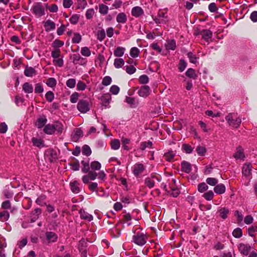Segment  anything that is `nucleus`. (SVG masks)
Instances as JSON below:
<instances>
[{
    "label": "nucleus",
    "mask_w": 257,
    "mask_h": 257,
    "mask_svg": "<svg viewBox=\"0 0 257 257\" xmlns=\"http://www.w3.org/2000/svg\"><path fill=\"white\" fill-rule=\"evenodd\" d=\"M10 216L9 212L7 211L0 212V220L2 221H5L8 220Z\"/></svg>",
    "instance_id": "obj_40"
},
{
    "label": "nucleus",
    "mask_w": 257,
    "mask_h": 257,
    "mask_svg": "<svg viewBox=\"0 0 257 257\" xmlns=\"http://www.w3.org/2000/svg\"><path fill=\"white\" fill-rule=\"evenodd\" d=\"M232 235L235 238L240 237L242 235L241 229L240 228H235L232 232Z\"/></svg>",
    "instance_id": "obj_50"
},
{
    "label": "nucleus",
    "mask_w": 257,
    "mask_h": 257,
    "mask_svg": "<svg viewBox=\"0 0 257 257\" xmlns=\"http://www.w3.org/2000/svg\"><path fill=\"white\" fill-rule=\"evenodd\" d=\"M138 93L141 97H147L150 95V88L147 85L141 87V88L138 91Z\"/></svg>",
    "instance_id": "obj_11"
},
{
    "label": "nucleus",
    "mask_w": 257,
    "mask_h": 257,
    "mask_svg": "<svg viewBox=\"0 0 257 257\" xmlns=\"http://www.w3.org/2000/svg\"><path fill=\"white\" fill-rule=\"evenodd\" d=\"M182 148L184 151L188 154L192 153L193 149L188 144H183L182 145Z\"/></svg>",
    "instance_id": "obj_64"
},
{
    "label": "nucleus",
    "mask_w": 257,
    "mask_h": 257,
    "mask_svg": "<svg viewBox=\"0 0 257 257\" xmlns=\"http://www.w3.org/2000/svg\"><path fill=\"white\" fill-rule=\"evenodd\" d=\"M24 74L27 77H32L36 74V71L31 67H26Z\"/></svg>",
    "instance_id": "obj_24"
},
{
    "label": "nucleus",
    "mask_w": 257,
    "mask_h": 257,
    "mask_svg": "<svg viewBox=\"0 0 257 257\" xmlns=\"http://www.w3.org/2000/svg\"><path fill=\"white\" fill-rule=\"evenodd\" d=\"M233 157L235 159H243L245 157L244 154L243 153V149L242 148L241 146H238L236 148V151L234 154Z\"/></svg>",
    "instance_id": "obj_16"
},
{
    "label": "nucleus",
    "mask_w": 257,
    "mask_h": 257,
    "mask_svg": "<svg viewBox=\"0 0 257 257\" xmlns=\"http://www.w3.org/2000/svg\"><path fill=\"white\" fill-rule=\"evenodd\" d=\"M187 64L185 60L181 59L179 64V70L180 72H183L186 68Z\"/></svg>",
    "instance_id": "obj_61"
},
{
    "label": "nucleus",
    "mask_w": 257,
    "mask_h": 257,
    "mask_svg": "<svg viewBox=\"0 0 257 257\" xmlns=\"http://www.w3.org/2000/svg\"><path fill=\"white\" fill-rule=\"evenodd\" d=\"M79 185L77 181H74L70 183L71 190L73 193L77 194L80 192Z\"/></svg>",
    "instance_id": "obj_30"
},
{
    "label": "nucleus",
    "mask_w": 257,
    "mask_h": 257,
    "mask_svg": "<svg viewBox=\"0 0 257 257\" xmlns=\"http://www.w3.org/2000/svg\"><path fill=\"white\" fill-rule=\"evenodd\" d=\"M47 121L45 116L39 118L36 123V125L39 128L43 127Z\"/></svg>",
    "instance_id": "obj_25"
},
{
    "label": "nucleus",
    "mask_w": 257,
    "mask_h": 257,
    "mask_svg": "<svg viewBox=\"0 0 257 257\" xmlns=\"http://www.w3.org/2000/svg\"><path fill=\"white\" fill-rule=\"evenodd\" d=\"M46 237L48 242H54L56 241L57 239V234L53 232H47Z\"/></svg>",
    "instance_id": "obj_18"
},
{
    "label": "nucleus",
    "mask_w": 257,
    "mask_h": 257,
    "mask_svg": "<svg viewBox=\"0 0 257 257\" xmlns=\"http://www.w3.org/2000/svg\"><path fill=\"white\" fill-rule=\"evenodd\" d=\"M47 100L50 102H52L54 98V94L53 92L49 91L45 95Z\"/></svg>",
    "instance_id": "obj_60"
},
{
    "label": "nucleus",
    "mask_w": 257,
    "mask_h": 257,
    "mask_svg": "<svg viewBox=\"0 0 257 257\" xmlns=\"http://www.w3.org/2000/svg\"><path fill=\"white\" fill-rule=\"evenodd\" d=\"M125 101L129 104H131L132 107H135L138 104V102L136 101L135 98L134 97H126Z\"/></svg>",
    "instance_id": "obj_37"
},
{
    "label": "nucleus",
    "mask_w": 257,
    "mask_h": 257,
    "mask_svg": "<svg viewBox=\"0 0 257 257\" xmlns=\"http://www.w3.org/2000/svg\"><path fill=\"white\" fill-rule=\"evenodd\" d=\"M90 167L93 170H99L101 168V164L97 161H93L91 163Z\"/></svg>",
    "instance_id": "obj_49"
},
{
    "label": "nucleus",
    "mask_w": 257,
    "mask_h": 257,
    "mask_svg": "<svg viewBox=\"0 0 257 257\" xmlns=\"http://www.w3.org/2000/svg\"><path fill=\"white\" fill-rule=\"evenodd\" d=\"M54 130V132L56 131L58 134H61L63 131V125L59 121H55L54 123H53Z\"/></svg>",
    "instance_id": "obj_23"
},
{
    "label": "nucleus",
    "mask_w": 257,
    "mask_h": 257,
    "mask_svg": "<svg viewBox=\"0 0 257 257\" xmlns=\"http://www.w3.org/2000/svg\"><path fill=\"white\" fill-rule=\"evenodd\" d=\"M164 188H165L166 190L168 191V192H171V195L174 197L178 196V195L180 193V191H179V189L178 188L176 187L175 186H171L170 187V190H167V189L166 188V185H165Z\"/></svg>",
    "instance_id": "obj_26"
},
{
    "label": "nucleus",
    "mask_w": 257,
    "mask_h": 257,
    "mask_svg": "<svg viewBox=\"0 0 257 257\" xmlns=\"http://www.w3.org/2000/svg\"><path fill=\"white\" fill-rule=\"evenodd\" d=\"M111 97L109 94H105L101 96V100L103 105L106 106L110 102Z\"/></svg>",
    "instance_id": "obj_27"
},
{
    "label": "nucleus",
    "mask_w": 257,
    "mask_h": 257,
    "mask_svg": "<svg viewBox=\"0 0 257 257\" xmlns=\"http://www.w3.org/2000/svg\"><path fill=\"white\" fill-rule=\"evenodd\" d=\"M42 210L40 208H36L31 213V222H34L39 218V215L41 214Z\"/></svg>",
    "instance_id": "obj_15"
},
{
    "label": "nucleus",
    "mask_w": 257,
    "mask_h": 257,
    "mask_svg": "<svg viewBox=\"0 0 257 257\" xmlns=\"http://www.w3.org/2000/svg\"><path fill=\"white\" fill-rule=\"evenodd\" d=\"M199 34L201 35L202 36V38L206 41H207L208 39L211 38L212 35V32L210 30L207 29L203 30L199 33H195L196 35Z\"/></svg>",
    "instance_id": "obj_13"
},
{
    "label": "nucleus",
    "mask_w": 257,
    "mask_h": 257,
    "mask_svg": "<svg viewBox=\"0 0 257 257\" xmlns=\"http://www.w3.org/2000/svg\"><path fill=\"white\" fill-rule=\"evenodd\" d=\"M140 53L139 49L137 47H133L131 49L130 55L133 57H137Z\"/></svg>",
    "instance_id": "obj_47"
},
{
    "label": "nucleus",
    "mask_w": 257,
    "mask_h": 257,
    "mask_svg": "<svg viewBox=\"0 0 257 257\" xmlns=\"http://www.w3.org/2000/svg\"><path fill=\"white\" fill-rule=\"evenodd\" d=\"M81 53L83 56L86 57H89L91 55V52L87 47H84L81 48Z\"/></svg>",
    "instance_id": "obj_54"
},
{
    "label": "nucleus",
    "mask_w": 257,
    "mask_h": 257,
    "mask_svg": "<svg viewBox=\"0 0 257 257\" xmlns=\"http://www.w3.org/2000/svg\"><path fill=\"white\" fill-rule=\"evenodd\" d=\"M126 21V16L124 13H119L116 16V21L118 23L124 24Z\"/></svg>",
    "instance_id": "obj_29"
},
{
    "label": "nucleus",
    "mask_w": 257,
    "mask_h": 257,
    "mask_svg": "<svg viewBox=\"0 0 257 257\" xmlns=\"http://www.w3.org/2000/svg\"><path fill=\"white\" fill-rule=\"evenodd\" d=\"M88 172L87 175L83 176L82 178V181L84 184L88 183L89 179L91 180H95L97 176V173L95 172L90 171Z\"/></svg>",
    "instance_id": "obj_8"
},
{
    "label": "nucleus",
    "mask_w": 257,
    "mask_h": 257,
    "mask_svg": "<svg viewBox=\"0 0 257 257\" xmlns=\"http://www.w3.org/2000/svg\"><path fill=\"white\" fill-rule=\"evenodd\" d=\"M181 170L186 173H189L192 170L191 164L186 161L182 162L181 163Z\"/></svg>",
    "instance_id": "obj_21"
},
{
    "label": "nucleus",
    "mask_w": 257,
    "mask_h": 257,
    "mask_svg": "<svg viewBox=\"0 0 257 257\" xmlns=\"http://www.w3.org/2000/svg\"><path fill=\"white\" fill-rule=\"evenodd\" d=\"M175 156V154L173 151H169L164 154L165 159L168 161H171Z\"/></svg>",
    "instance_id": "obj_45"
},
{
    "label": "nucleus",
    "mask_w": 257,
    "mask_h": 257,
    "mask_svg": "<svg viewBox=\"0 0 257 257\" xmlns=\"http://www.w3.org/2000/svg\"><path fill=\"white\" fill-rule=\"evenodd\" d=\"M53 63L55 65L58 66L59 67H62L63 65V60L62 57L57 59H54Z\"/></svg>",
    "instance_id": "obj_63"
},
{
    "label": "nucleus",
    "mask_w": 257,
    "mask_h": 257,
    "mask_svg": "<svg viewBox=\"0 0 257 257\" xmlns=\"http://www.w3.org/2000/svg\"><path fill=\"white\" fill-rule=\"evenodd\" d=\"M66 84L67 87L70 88H73L75 87L76 84V80L73 78H70L67 80Z\"/></svg>",
    "instance_id": "obj_52"
},
{
    "label": "nucleus",
    "mask_w": 257,
    "mask_h": 257,
    "mask_svg": "<svg viewBox=\"0 0 257 257\" xmlns=\"http://www.w3.org/2000/svg\"><path fill=\"white\" fill-rule=\"evenodd\" d=\"M176 47V42L174 40H168L166 45L167 50H174Z\"/></svg>",
    "instance_id": "obj_34"
},
{
    "label": "nucleus",
    "mask_w": 257,
    "mask_h": 257,
    "mask_svg": "<svg viewBox=\"0 0 257 257\" xmlns=\"http://www.w3.org/2000/svg\"><path fill=\"white\" fill-rule=\"evenodd\" d=\"M47 156L48 158V160L50 162H54L58 159L56 152L52 149H50L47 151Z\"/></svg>",
    "instance_id": "obj_12"
},
{
    "label": "nucleus",
    "mask_w": 257,
    "mask_h": 257,
    "mask_svg": "<svg viewBox=\"0 0 257 257\" xmlns=\"http://www.w3.org/2000/svg\"><path fill=\"white\" fill-rule=\"evenodd\" d=\"M44 26L46 31L47 32H49L55 29V24L50 20L46 21L44 23Z\"/></svg>",
    "instance_id": "obj_19"
},
{
    "label": "nucleus",
    "mask_w": 257,
    "mask_h": 257,
    "mask_svg": "<svg viewBox=\"0 0 257 257\" xmlns=\"http://www.w3.org/2000/svg\"><path fill=\"white\" fill-rule=\"evenodd\" d=\"M238 248L241 254L247 255L251 249V246L248 244L240 243L238 245Z\"/></svg>",
    "instance_id": "obj_7"
},
{
    "label": "nucleus",
    "mask_w": 257,
    "mask_h": 257,
    "mask_svg": "<svg viewBox=\"0 0 257 257\" xmlns=\"http://www.w3.org/2000/svg\"><path fill=\"white\" fill-rule=\"evenodd\" d=\"M32 142L33 144V145L37 147H40L41 146H43V141L41 139H38L36 138H33L32 139Z\"/></svg>",
    "instance_id": "obj_38"
},
{
    "label": "nucleus",
    "mask_w": 257,
    "mask_h": 257,
    "mask_svg": "<svg viewBox=\"0 0 257 257\" xmlns=\"http://www.w3.org/2000/svg\"><path fill=\"white\" fill-rule=\"evenodd\" d=\"M53 124H48L44 128V132L48 135H52L54 134V130Z\"/></svg>",
    "instance_id": "obj_28"
},
{
    "label": "nucleus",
    "mask_w": 257,
    "mask_h": 257,
    "mask_svg": "<svg viewBox=\"0 0 257 257\" xmlns=\"http://www.w3.org/2000/svg\"><path fill=\"white\" fill-rule=\"evenodd\" d=\"M33 13L38 17H41L45 14L44 9L40 4H37L32 8Z\"/></svg>",
    "instance_id": "obj_9"
},
{
    "label": "nucleus",
    "mask_w": 257,
    "mask_h": 257,
    "mask_svg": "<svg viewBox=\"0 0 257 257\" xmlns=\"http://www.w3.org/2000/svg\"><path fill=\"white\" fill-rule=\"evenodd\" d=\"M79 18L80 16L79 15L74 14L70 18V21L72 24L75 25L78 23Z\"/></svg>",
    "instance_id": "obj_56"
},
{
    "label": "nucleus",
    "mask_w": 257,
    "mask_h": 257,
    "mask_svg": "<svg viewBox=\"0 0 257 257\" xmlns=\"http://www.w3.org/2000/svg\"><path fill=\"white\" fill-rule=\"evenodd\" d=\"M87 6V2L85 0H77V9H84Z\"/></svg>",
    "instance_id": "obj_48"
},
{
    "label": "nucleus",
    "mask_w": 257,
    "mask_h": 257,
    "mask_svg": "<svg viewBox=\"0 0 257 257\" xmlns=\"http://www.w3.org/2000/svg\"><path fill=\"white\" fill-rule=\"evenodd\" d=\"M83 136V132L79 128H76L71 135V140L74 142H77L79 139Z\"/></svg>",
    "instance_id": "obj_10"
},
{
    "label": "nucleus",
    "mask_w": 257,
    "mask_h": 257,
    "mask_svg": "<svg viewBox=\"0 0 257 257\" xmlns=\"http://www.w3.org/2000/svg\"><path fill=\"white\" fill-rule=\"evenodd\" d=\"M52 57L54 59H57L61 56V51L59 49H55L52 51Z\"/></svg>",
    "instance_id": "obj_58"
},
{
    "label": "nucleus",
    "mask_w": 257,
    "mask_h": 257,
    "mask_svg": "<svg viewBox=\"0 0 257 257\" xmlns=\"http://www.w3.org/2000/svg\"><path fill=\"white\" fill-rule=\"evenodd\" d=\"M108 7L103 4H101L99 6V11L101 14H106L108 12Z\"/></svg>",
    "instance_id": "obj_51"
},
{
    "label": "nucleus",
    "mask_w": 257,
    "mask_h": 257,
    "mask_svg": "<svg viewBox=\"0 0 257 257\" xmlns=\"http://www.w3.org/2000/svg\"><path fill=\"white\" fill-rule=\"evenodd\" d=\"M207 184L210 186H215L218 183V180L216 178L209 177L206 180Z\"/></svg>",
    "instance_id": "obj_41"
},
{
    "label": "nucleus",
    "mask_w": 257,
    "mask_h": 257,
    "mask_svg": "<svg viewBox=\"0 0 257 257\" xmlns=\"http://www.w3.org/2000/svg\"><path fill=\"white\" fill-rule=\"evenodd\" d=\"M46 84L49 87H55L56 85V80L54 78H49L48 79Z\"/></svg>",
    "instance_id": "obj_57"
},
{
    "label": "nucleus",
    "mask_w": 257,
    "mask_h": 257,
    "mask_svg": "<svg viewBox=\"0 0 257 257\" xmlns=\"http://www.w3.org/2000/svg\"><path fill=\"white\" fill-rule=\"evenodd\" d=\"M82 153L87 156H90L91 154L90 148L88 145H84L82 148Z\"/></svg>",
    "instance_id": "obj_53"
},
{
    "label": "nucleus",
    "mask_w": 257,
    "mask_h": 257,
    "mask_svg": "<svg viewBox=\"0 0 257 257\" xmlns=\"http://www.w3.org/2000/svg\"><path fill=\"white\" fill-rule=\"evenodd\" d=\"M81 164L83 166V167L82 168V172L84 173H87L90 169L89 165V162H85L84 161H81Z\"/></svg>",
    "instance_id": "obj_46"
},
{
    "label": "nucleus",
    "mask_w": 257,
    "mask_h": 257,
    "mask_svg": "<svg viewBox=\"0 0 257 257\" xmlns=\"http://www.w3.org/2000/svg\"><path fill=\"white\" fill-rule=\"evenodd\" d=\"M64 42L63 41H61L59 40H55L52 46L53 47L56 48V49H58V48H60L63 46Z\"/></svg>",
    "instance_id": "obj_62"
},
{
    "label": "nucleus",
    "mask_w": 257,
    "mask_h": 257,
    "mask_svg": "<svg viewBox=\"0 0 257 257\" xmlns=\"http://www.w3.org/2000/svg\"><path fill=\"white\" fill-rule=\"evenodd\" d=\"M160 181L161 177L160 176L155 174H151L150 177L146 178L145 184L149 188H152L154 187L156 181L160 182Z\"/></svg>",
    "instance_id": "obj_3"
},
{
    "label": "nucleus",
    "mask_w": 257,
    "mask_h": 257,
    "mask_svg": "<svg viewBox=\"0 0 257 257\" xmlns=\"http://www.w3.org/2000/svg\"><path fill=\"white\" fill-rule=\"evenodd\" d=\"M111 149L113 150H117L120 147V142L118 140H113L110 143Z\"/></svg>",
    "instance_id": "obj_43"
},
{
    "label": "nucleus",
    "mask_w": 257,
    "mask_h": 257,
    "mask_svg": "<svg viewBox=\"0 0 257 257\" xmlns=\"http://www.w3.org/2000/svg\"><path fill=\"white\" fill-rule=\"evenodd\" d=\"M97 39L100 41H102L105 38V33L104 30H101L97 32Z\"/></svg>",
    "instance_id": "obj_55"
},
{
    "label": "nucleus",
    "mask_w": 257,
    "mask_h": 257,
    "mask_svg": "<svg viewBox=\"0 0 257 257\" xmlns=\"http://www.w3.org/2000/svg\"><path fill=\"white\" fill-rule=\"evenodd\" d=\"M225 119L230 126L235 128H238L241 122V118L235 113H229L226 116Z\"/></svg>",
    "instance_id": "obj_2"
},
{
    "label": "nucleus",
    "mask_w": 257,
    "mask_h": 257,
    "mask_svg": "<svg viewBox=\"0 0 257 257\" xmlns=\"http://www.w3.org/2000/svg\"><path fill=\"white\" fill-rule=\"evenodd\" d=\"M88 188L91 191L97 192L98 185L96 182H88Z\"/></svg>",
    "instance_id": "obj_44"
},
{
    "label": "nucleus",
    "mask_w": 257,
    "mask_h": 257,
    "mask_svg": "<svg viewBox=\"0 0 257 257\" xmlns=\"http://www.w3.org/2000/svg\"><path fill=\"white\" fill-rule=\"evenodd\" d=\"M214 193L212 191H209L206 193H205L203 195V197L207 200L210 201L212 200L214 197Z\"/></svg>",
    "instance_id": "obj_42"
},
{
    "label": "nucleus",
    "mask_w": 257,
    "mask_h": 257,
    "mask_svg": "<svg viewBox=\"0 0 257 257\" xmlns=\"http://www.w3.org/2000/svg\"><path fill=\"white\" fill-rule=\"evenodd\" d=\"M153 19L157 24H165L167 21L166 13L162 10H159L157 16L153 17Z\"/></svg>",
    "instance_id": "obj_4"
},
{
    "label": "nucleus",
    "mask_w": 257,
    "mask_h": 257,
    "mask_svg": "<svg viewBox=\"0 0 257 257\" xmlns=\"http://www.w3.org/2000/svg\"><path fill=\"white\" fill-rule=\"evenodd\" d=\"M81 40V36L79 33H75L74 34L73 38L72 41L74 43H79Z\"/></svg>",
    "instance_id": "obj_59"
},
{
    "label": "nucleus",
    "mask_w": 257,
    "mask_h": 257,
    "mask_svg": "<svg viewBox=\"0 0 257 257\" xmlns=\"http://www.w3.org/2000/svg\"><path fill=\"white\" fill-rule=\"evenodd\" d=\"M23 89L25 92L28 93H32L33 91L32 85L28 82H26L23 84Z\"/></svg>",
    "instance_id": "obj_36"
},
{
    "label": "nucleus",
    "mask_w": 257,
    "mask_h": 257,
    "mask_svg": "<svg viewBox=\"0 0 257 257\" xmlns=\"http://www.w3.org/2000/svg\"><path fill=\"white\" fill-rule=\"evenodd\" d=\"M125 48L121 47H117L114 51V55L117 57H120L123 55Z\"/></svg>",
    "instance_id": "obj_32"
},
{
    "label": "nucleus",
    "mask_w": 257,
    "mask_h": 257,
    "mask_svg": "<svg viewBox=\"0 0 257 257\" xmlns=\"http://www.w3.org/2000/svg\"><path fill=\"white\" fill-rule=\"evenodd\" d=\"M144 14L143 10L140 7H135L132 10V15L135 17H139Z\"/></svg>",
    "instance_id": "obj_17"
},
{
    "label": "nucleus",
    "mask_w": 257,
    "mask_h": 257,
    "mask_svg": "<svg viewBox=\"0 0 257 257\" xmlns=\"http://www.w3.org/2000/svg\"><path fill=\"white\" fill-rule=\"evenodd\" d=\"M186 75L187 77L192 78L193 79H196L197 75L195 73L194 69L192 68H189L186 72Z\"/></svg>",
    "instance_id": "obj_33"
},
{
    "label": "nucleus",
    "mask_w": 257,
    "mask_h": 257,
    "mask_svg": "<svg viewBox=\"0 0 257 257\" xmlns=\"http://www.w3.org/2000/svg\"><path fill=\"white\" fill-rule=\"evenodd\" d=\"M134 235L132 241L139 246H143L147 242L148 236L142 229L137 227L133 230Z\"/></svg>",
    "instance_id": "obj_1"
},
{
    "label": "nucleus",
    "mask_w": 257,
    "mask_h": 257,
    "mask_svg": "<svg viewBox=\"0 0 257 257\" xmlns=\"http://www.w3.org/2000/svg\"><path fill=\"white\" fill-rule=\"evenodd\" d=\"M79 213L81 219L87 220L89 221L93 220V216L82 209L80 210Z\"/></svg>",
    "instance_id": "obj_20"
},
{
    "label": "nucleus",
    "mask_w": 257,
    "mask_h": 257,
    "mask_svg": "<svg viewBox=\"0 0 257 257\" xmlns=\"http://www.w3.org/2000/svg\"><path fill=\"white\" fill-rule=\"evenodd\" d=\"M251 165L250 164H245L242 170V174L246 177H248L251 175Z\"/></svg>",
    "instance_id": "obj_14"
},
{
    "label": "nucleus",
    "mask_w": 257,
    "mask_h": 257,
    "mask_svg": "<svg viewBox=\"0 0 257 257\" xmlns=\"http://www.w3.org/2000/svg\"><path fill=\"white\" fill-rule=\"evenodd\" d=\"M124 64V60L122 58H116L114 61V66L116 68H120Z\"/></svg>",
    "instance_id": "obj_35"
},
{
    "label": "nucleus",
    "mask_w": 257,
    "mask_h": 257,
    "mask_svg": "<svg viewBox=\"0 0 257 257\" xmlns=\"http://www.w3.org/2000/svg\"><path fill=\"white\" fill-rule=\"evenodd\" d=\"M208 189V185L204 182L200 183L198 185V190L201 193H203Z\"/></svg>",
    "instance_id": "obj_39"
},
{
    "label": "nucleus",
    "mask_w": 257,
    "mask_h": 257,
    "mask_svg": "<svg viewBox=\"0 0 257 257\" xmlns=\"http://www.w3.org/2000/svg\"><path fill=\"white\" fill-rule=\"evenodd\" d=\"M226 190L225 186L223 184L216 185L214 188V191L218 194H223Z\"/></svg>",
    "instance_id": "obj_22"
},
{
    "label": "nucleus",
    "mask_w": 257,
    "mask_h": 257,
    "mask_svg": "<svg viewBox=\"0 0 257 257\" xmlns=\"http://www.w3.org/2000/svg\"><path fill=\"white\" fill-rule=\"evenodd\" d=\"M77 108L81 113H86L90 110L89 102L85 100H80L77 103Z\"/></svg>",
    "instance_id": "obj_5"
},
{
    "label": "nucleus",
    "mask_w": 257,
    "mask_h": 257,
    "mask_svg": "<svg viewBox=\"0 0 257 257\" xmlns=\"http://www.w3.org/2000/svg\"><path fill=\"white\" fill-rule=\"evenodd\" d=\"M218 213H219V216L223 219H226L227 217V215L229 213V211L228 209L225 208V207H222V208H221L219 210H218Z\"/></svg>",
    "instance_id": "obj_31"
},
{
    "label": "nucleus",
    "mask_w": 257,
    "mask_h": 257,
    "mask_svg": "<svg viewBox=\"0 0 257 257\" xmlns=\"http://www.w3.org/2000/svg\"><path fill=\"white\" fill-rule=\"evenodd\" d=\"M146 169L145 165L142 163H136L133 167V173L136 177H138Z\"/></svg>",
    "instance_id": "obj_6"
}]
</instances>
